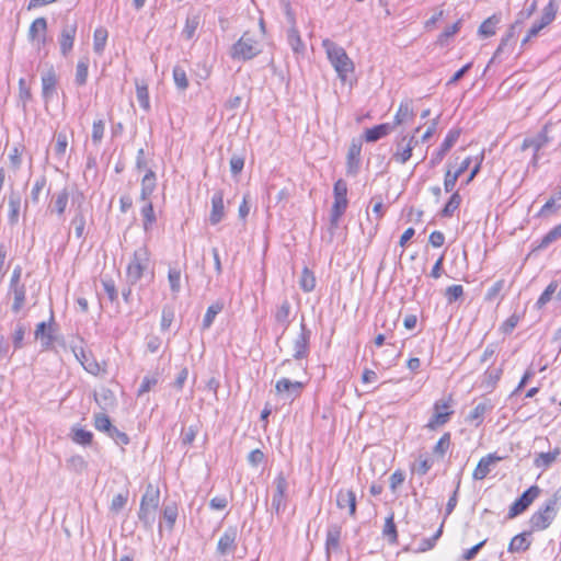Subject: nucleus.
<instances>
[{
  "mask_svg": "<svg viewBox=\"0 0 561 561\" xmlns=\"http://www.w3.org/2000/svg\"><path fill=\"white\" fill-rule=\"evenodd\" d=\"M460 136V130L450 129L446 135L444 141L442 142L439 149L436 151L435 156L432 158V162L440 161L445 154L450 150V148L457 142Z\"/></svg>",
  "mask_w": 561,
  "mask_h": 561,
  "instance_id": "23",
  "label": "nucleus"
},
{
  "mask_svg": "<svg viewBox=\"0 0 561 561\" xmlns=\"http://www.w3.org/2000/svg\"><path fill=\"white\" fill-rule=\"evenodd\" d=\"M168 279L171 291L174 295H178L181 290V271L175 267H171L168 273Z\"/></svg>",
  "mask_w": 561,
  "mask_h": 561,
  "instance_id": "53",
  "label": "nucleus"
},
{
  "mask_svg": "<svg viewBox=\"0 0 561 561\" xmlns=\"http://www.w3.org/2000/svg\"><path fill=\"white\" fill-rule=\"evenodd\" d=\"M560 500V493L556 492L537 512L531 515L529 525L533 531L545 530L552 524L559 511Z\"/></svg>",
  "mask_w": 561,
  "mask_h": 561,
  "instance_id": "2",
  "label": "nucleus"
},
{
  "mask_svg": "<svg viewBox=\"0 0 561 561\" xmlns=\"http://www.w3.org/2000/svg\"><path fill=\"white\" fill-rule=\"evenodd\" d=\"M287 41L289 46L295 53H300L305 49L300 34L295 26H291L287 32Z\"/></svg>",
  "mask_w": 561,
  "mask_h": 561,
  "instance_id": "45",
  "label": "nucleus"
},
{
  "mask_svg": "<svg viewBox=\"0 0 561 561\" xmlns=\"http://www.w3.org/2000/svg\"><path fill=\"white\" fill-rule=\"evenodd\" d=\"M157 186V175L151 169H147L146 174L141 180V190L139 199L141 202H151L150 196Z\"/></svg>",
  "mask_w": 561,
  "mask_h": 561,
  "instance_id": "20",
  "label": "nucleus"
},
{
  "mask_svg": "<svg viewBox=\"0 0 561 561\" xmlns=\"http://www.w3.org/2000/svg\"><path fill=\"white\" fill-rule=\"evenodd\" d=\"M157 510L141 506L139 507L138 518L147 530H151L156 520Z\"/></svg>",
  "mask_w": 561,
  "mask_h": 561,
  "instance_id": "40",
  "label": "nucleus"
},
{
  "mask_svg": "<svg viewBox=\"0 0 561 561\" xmlns=\"http://www.w3.org/2000/svg\"><path fill=\"white\" fill-rule=\"evenodd\" d=\"M453 414V411H444V412H437L433 413L432 417L430 419L428 423L426 424V427L430 430H435L444 424H446L449 421L450 415Z\"/></svg>",
  "mask_w": 561,
  "mask_h": 561,
  "instance_id": "46",
  "label": "nucleus"
},
{
  "mask_svg": "<svg viewBox=\"0 0 561 561\" xmlns=\"http://www.w3.org/2000/svg\"><path fill=\"white\" fill-rule=\"evenodd\" d=\"M322 47L339 79L345 82L348 73L354 71V62L342 46L329 38L322 41Z\"/></svg>",
  "mask_w": 561,
  "mask_h": 561,
  "instance_id": "1",
  "label": "nucleus"
},
{
  "mask_svg": "<svg viewBox=\"0 0 561 561\" xmlns=\"http://www.w3.org/2000/svg\"><path fill=\"white\" fill-rule=\"evenodd\" d=\"M559 455L560 448H556L553 451L549 453H540L535 458V465L538 468H548L556 461Z\"/></svg>",
  "mask_w": 561,
  "mask_h": 561,
  "instance_id": "41",
  "label": "nucleus"
},
{
  "mask_svg": "<svg viewBox=\"0 0 561 561\" xmlns=\"http://www.w3.org/2000/svg\"><path fill=\"white\" fill-rule=\"evenodd\" d=\"M503 457L497 456L496 454H489L482 457L476 469L473 470L472 477L474 480L484 479L491 471V467L495 465L497 461H501Z\"/></svg>",
  "mask_w": 561,
  "mask_h": 561,
  "instance_id": "15",
  "label": "nucleus"
},
{
  "mask_svg": "<svg viewBox=\"0 0 561 561\" xmlns=\"http://www.w3.org/2000/svg\"><path fill=\"white\" fill-rule=\"evenodd\" d=\"M93 49L96 54H102L107 39V31L104 28H96L93 36Z\"/></svg>",
  "mask_w": 561,
  "mask_h": 561,
  "instance_id": "49",
  "label": "nucleus"
},
{
  "mask_svg": "<svg viewBox=\"0 0 561 561\" xmlns=\"http://www.w3.org/2000/svg\"><path fill=\"white\" fill-rule=\"evenodd\" d=\"M149 264V253L146 247L135 250L133 259L127 266V280L129 284H136L144 275Z\"/></svg>",
  "mask_w": 561,
  "mask_h": 561,
  "instance_id": "5",
  "label": "nucleus"
},
{
  "mask_svg": "<svg viewBox=\"0 0 561 561\" xmlns=\"http://www.w3.org/2000/svg\"><path fill=\"white\" fill-rule=\"evenodd\" d=\"M8 295L13 296L11 310L19 313L26 302V287L23 283L9 284Z\"/></svg>",
  "mask_w": 561,
  "mask_h": 561,
  "instance_id": "18",
  "label": "nucleus"
},
{
  "mask_svg": "<svg viewBox=\"0 0 561 561\" xmlns=\"http://www.w3.org/2000/svg\"><path fill=\"white\" fill-rule=\"evenodd\" d=\"M362 141L353 140L346 157V170L348 174L355 175L358 172L360 163Z\"/></svg>",
  "mask_w": 561,
  "mask_h": 561,
  "instance_id": "14",
  "label": "nucleus"
},
{
  "mask_svg": "<svg viewBox=\"0 0 561 561\" xmlns=\"http://www.w3.org/2000/svg\"><path fill=\"white\" fill-rule=\"evenodd\" d=\"M392 128L393 126H391L388 123L376 125L371 128L366 129L364 134V139L367 142H375L381 139L382 137L387 136L392 130Z\"/></svg>",
  "mask_w": 561,
  "mask_h": 561,
  "instance_id": "27",
  "label": "nucleus"
},
{
  "mask_svg": "<svg viewBox=\"0 0 561 561\" xmlns=\"http://www.w3.org/2000/svg\"><path fill=\"white\" fill-rule=\"evenodd\" d=\"M561 125V122L552 123L548 122L541 129L540 133H538L534 137L525 138L522 144V149L526 150L528 148H533L535 150V158L536 153L545 147L547 144L552 141L556 137L557 129H559Z\"/></svg>",
  "mask_w": 561,
  "mask_h": 561,
  "instance_id": "3",
  "label": "nucleus"
},
{
  "mask_svg": "<svg viewBox=\"0 0 561 561\" xmlns=\"http://www.w3.org/2000/svg\"><path fill=\"white\" fill-rule=\"evenodd\" d=\"M527 534L523 533L513 537L508 545V552H524L530 547V541L526 538Z\"/></svg>",
  "mask_w": 561,
  "mask_h": 561,
  "instance_id": "38",
  "label": "nucleus"
},
{
  "mask_svg": "<svg viewBox=\"0 0 561 561\" xmlns=\"http://www.w3.org/2000/svg\"><path fill=\"white\" fill-rule=\"evenodd\" d=\"M225 218L224 192L216 191L211 196V210L209 222L213 226L218 225Z\"/></svg>",
  "mask_w": 561,
  "mask_h": 561,
  "instance_id": "13",
  "label": "nucleus"
},
{
  "mask_svg": "<svg viewBox=\"0 0 561 561\" xmlns=\"http://www.w3.org/2000/svg\"><path fill=\"white\" fill-rule=\"evenodd\" d=\"M77 33V24L76 23H67L62 30L59 37V46L60 51L64 56H67L69 51L73 47V42Z\"/></svg>",
  "mask_w": 561,
  "mask_h": 561,
  "instance_id": "17",
  "label": "nucleus"
},
{
  "mask_svg": "<svg viewBox=\"0 0 561 561\" xmlns=\"http://www.w3.org/2000/svg\"><path fill=\"white\" fill-rule=\"evenodd\" d=\"M554 19V13L553 12H546L542 14L541 19L539 22H535L531 27L528 30V33L527 35L525 36V38L523 39L522 44H526L528 41H530L533 37H536L539 32L545 27L547 26L548 24H550Z\"/></svg>",
  "mask_w": 561,
  "mask_h": 561,
  "instance_id": "29",
  "label": "nucleus"
},
{
  "mask_svg": "<svg viewBox=\"0 0 561 561\" xmlns=\"http://www.w3.org/2000/svg\"><path fill=\"white\" fill-rule=\"evenodd\" d=\"M493 405L490 401H483L478 403L468 414L467 421L474 423L476 426H479L484 419L486 412L491 411Z\"/></svg>",
  "mask_w": 561,
  "mask_h": 561,
  "instance_id": "28",
  "label": "nucleus"
},
{
  "mask_svg": "<svg viewBox=\"0 0 561 561\" xmlns=\"http://www.w3.org/2000/svg\"><path fill=\"white\" fill-rule=\"evenodd\" d=\"M311 332L307 329L304 320L300 323V333L294 341V358L302 359L309 354V342Z\"/></svg>",
  "mask_w": 561,
  "mask_h": 561,
  "instance_id": "10",
  "label": "nucleus"
},
{
  "mask_svg": "<svg viewBox=\"0 0 561 561\" xmlns=\"http://www.w3.org/2000/svg\"><path fill=\"white\" fill-rule=\"evenodd\" d=\"M339 508L348 507V514L354 517L356 514V495L352 490H340L336 495Z\"/></svg>",
  "mask_w": 561,
  "mask_h": 561,
  "instance_id": "21",
  "label": "nucleus"
},
{
  "mask_svg": "<svg viewBox=\"0 0 561 561\" xmlns=\"http://www.w3.org/2000/svg\"><path fill=\"white\" fill-rule=\"evenodd\" d=\"M46 184H47V179L44 175H41L35 180V182L32 186L31 193H30V201L33 204H38L39 195H41L42 191L45 188ZM27 206H28V199L25 202V206H24L25 210L27 209Z\"/></svg>",
  "mask_w": 561,
  "mask_h": 561,
  "instance_id": "37",
  "label": "nucleus"
},
{
  "mask_svg": "<svg viewBox=\"0 0 561 561\" xmlns=\"http://www.w3.org/2000/svg\"><path fill=\"white\" fill-rule=\"evenodd\" d=\"M461 197L459 193L455 192L449 201L446 203L445 207L442 209L443 217H450L455 213V210L460 206Z\"/></svg>",
  "mask_w": 561,
  "mask_h": 561,
  "instance_id": "52",
  "label": "nucleus"
},
{
  "mask_svg": "<svg viewBox=\"0 0 561 561\" xmlns=\"http://www.w3.org/2000/svg\"><path fill=\"white\" fill-rule=\"evenodd\" d=\"M501 375H502L501 368L488 369L483 376V383L485 385L486 388H493L496 385V382L500 380Z\"/></svg>",
  "mask_w": 561,
  "mask_h": 561,
  "instance_id": "57",
  "label": "nucleus"
},
{
  "mask_svg": "<svg viewBox=\"0 0 561 561\" xmlns=\"http://www.w3.org/2000/svg\"><path fill=\"white\" fill-rule=\"evenodd\" d=\"M71 226L75 228L76 237L78 239H82L84 237L85 216L82 210L81 204H79L76 209V213L71 219Z\"/></svg>",
  "mask_w": 561,
  "mask_h": 561,
  "instance_id": "32",
  "label": "nucleus"
},
{
  "mask_svg": "<svg viewBox=\"0 0 561 561\" xmlns=\"http://www.w3.org/2000/svg\"><path fill=\"white\" fill-rule=\"evenodd\" d=\"M444 295L447 302L453 304L463 296V287L461 285L448 286Z\"/></svg>",
  "mask_w": 561,
  "mask_h": 561,
  "instance_id": "61",
  "label": "nucleus"
},
{
  "mask_svg": "<svg viewBox=\"0 0 561 561\" xmlns=\"http://www.w3.org/2000/svg\"><path fill=\"white\" fill-rule=\"evenodd\" d=\"M347 205V196H334V203L330 213V224L332 228H336L339 226V220L345 213Z\"/></svg>",
  "mask_w": 561,
  "mask_h": 561,
  "instance_id": "24",
  "label": "nucleus"
},
{
  "mask_svg": "<svg viewBox=\"0 0 561 561\" xmlns=\"http://www.w3.org/2000/svg\"><path fill=\"white\" fill-rule=\"evenodd\" d=\"M560 238H561V222L559 225H557L556 227H553L549 232H547L542 237V239L537 248L545 249L549 244H551L552 242L557 241Z\"/></svg>",
  "mask_w": 561,
  "mask_h": 561,
  "instance_id": "48",
  "label": "nucleus"
},
{
  "mask_svg": "<svg viewBox=\"0 0 561 561\" xmlns=\"http://www.w3.org/2000/svg\"><path fill=\"white\" fill-rule=\"evenodd\" d=\"M414 116L412 102L410 100L401 102L397 114L394 115V125H401L402 123L411 119Z\"/></svg>",
  "mask_w": 561,
  "mask_h": 561,
  "instance_id": "35",
  "label": "nucleus"
},
{
  "mask_svg": "<svg viewBox=\"0 0 561 561\" xmlns=\"http://www.w3.org/2000/svg\"><path fill=\"white\" fill-rule=\"evenodd\" d=\"M420 131V127L415 128L414 134L412 136L403 137L401 141L397 144V150L392 156V159L397 162L404 164L407 163L411 156L414 147L419 144V140L415 137V134Z\"/></svg>",
  "mask_w": 561,
  "mask_h": 561,
  "instance_id": "9",
  "label": "nucleus"
},
{
  "mask_svg": "<svg viewBox=\"0 0 561 561\" xmlns=\"http://www.w3.org/2000/svg\"><path fill=\"white\" fill-rule=\"evenodd\" d=\"M557 289H558V283L556 280L551 282L546 287V289L540 295V297L538 298V300L536 302L537 308L541 309L542 307H545L551 300V298H552L553 294H556Z\"/></svg>",
  "mask_w": 561,
  "mask_h": 561,
  "instance_id": "47",
  "label": "nucleus"
},
{
  "mask_svg": "<svg viewBox=\"0 0 561 561\" xmlns=\"http://www.w3.org/2000/svg\"><path fill=\"white\" fill-rule=\"evenodd\" d=\"M112 426L111 420L105 413H100L94 416V427L98 431L107 433Z\"/></svg>",
  "mask_w": 561,
  "mask_h": 561,
  "instance_id": "62",
  "label": "nucleus"
},
{
  "mask_svg": "<svg viewBox=\"0 0 561 561\" xmlns=\"http://www.w3.org/2000/svg\"><path fill=\"white\" fill-rule=\"evenodd\" d=\"M93 438V434L89 431H85L83 428H75L72 440L79 445H90Z\"/></svg>",
  "mask_w": 561,
  "mask_h": 561,
  "instance_id": "55",
  "label": "nucleus"
},
{
  "mask_svg": "<svg viewBox=\"0 0 561 561\" xmlns=\"http://www.w3.org/2000/svg\"><path fill=\"white\" fill-rule=\"evenodd\" d=\"M163 518L168 524L169 529L174 527V524L178 518V507L175 504H169L163 507Z\"/></svg>",
  "mask_w": 561,
  "mask_h": 561,
  "instance_id": "58",
  "label": "nucleus"
},
{
  "mask_svg": "<svg viewBox=\"0 0 561 561\" xmlns=\"http://www.w3.org/2000/svg\"><path fill=\"white\" fill-rule=\"evenodd\" d=\"M342 534V526L339 524H331L328 526L327 529V538H325V549L327 552L330 553L331 551H339L340 546V539Z\"/></svg>",
  "mask_w": 561,
  "mask_h": 561,
  "instance_id": "22",
  "label": "nucleus"
},
{
  "mask_svg": "<svg viewBox=\"0 0 561 561\" xmlns=\"http://www.w3.org/2000/svg\"><path fill=\"white\" fill-rule=\"evenodd\" d=\"M89 69V58L82 57L79 59L76 68L75 82L77 85L82 87L87 83Z\"/></svg>",
  "mask_w": 561,
  "mask_h": 561,
  "instance_id": "39",
  "label": "nucleus"
},
{
  "mask_svg": "<svg viewBox=\"0 0 561 561\" xmlns=\"http://www.w3.org/2000/svg\"><path fill=\"white\" fill-rule=\"evenodd\" d=\"M382 536L387 538L390 543H396L398 541V531L397 526L394 524V514L391 512L385 519V525L382 528Z\"/></svg>",
  "mask_w": 561,
  "mask_h": 561,
  "instance_id": "33",
  "label": "nucleus"
},
{
  "mask_svg": "<svg viewBox=\"0 0 561 561\" xmlns=\"http://www.w3.org/2000/svg\"><path fill=\"white\" fill-rule=\"evenodd\" d=\"M136 96L139 105L148 112L150 110L148 85L144 82L136 81Z\"/></svg>",
  "mask_w": 561,
  "mask_h": 561,
  "instance_id": "42",
  "label": "nucleus"
},
{
  "mask_svg": "<svg viewBox=\"0 0 561 561\" xmlns=\"http://www.w3.org/2000/svg\"><path fill=\"white\" fill-rule=\"evenodd\" d=\"M450 447V433H445L433 448V454L443 458Z\"/></svg>",
  "mask_w": 561,
  "mask_h": 561,
  "instance_id": "50",
  "label": "nucleus"
},
{
  "mask_svg": "<svg viewBox=\"0 0 561 561\" xmlns=\"http://www.w3.org/2000/svg\"><path fill=\"white\" fill-rule=\"evenodd\" d=\"M142 216V227L146 232L152 229V226L157 221V217L153 210V205L151 202H144V206L140 209Z\"/></svg>",
  "mask_w": 561,
  "mask_h": 561,
  "instance_id": "31",
  "label": "nucleus"
},
{
  "mask_svg": "<svg viewBox=\"0 0 561 561\" xmlns=\"http://www.w3.org/2000/svg\"><path fill=\"white\" fill-rule=\"evenodd\" d=\"M117 445H127L129 443V437L126 433L119 431L114 425L106 433Z\"/></svg>",
  "mask_w": 561,
  "mask_h": 561,
  "instance_id": "64",
  "label": "nucleus"
},
{
  "mask_svg": "<svg viewBox=\"0 0 561 561\" xmlns=\"http://www.w3.org/2000/svg\"><path fill=\"white\" fill-rule=\"evenodd\" d=\"M274 494L272 496L271 507L277 515L283 513L287 507V489L288 482L285 476L280 472L274 479Z\"/></svg>",
  "mask_w": 561,
  "mask_h": 561,
  "instance_id": "6",
  "label": "nucleus"
},
{
  "mask_svg": "<svg viewBox=\"0 0 561 561\" xmlns=\"http://www.w3.org/2000/svg\"><path fill=\"white\" fill-rule=\"evenodd\" d=\"M224 307L225 302L222 300H217L207 308L202 322L203 330H208L213 325L216 316L224 310Z\"/></svg>",
  "mask_w": 561,
  "mask_h": 561,
  "instance_id": "30",
  "label": "nucleus"
},
{
  "mask_svg": "<svg viewBox=\"0 0 561 561\" xmlns=\"http://www.w3.org/2000/svg\"><path fill=\"white\" fill-rule=\"evenodd\" d=\"M261 53L260 44L253 36L245 32L237 43L233 44L231 49V57L233 59L250 60Z\"/></svg>",
  "mask_w": 561,
  "mask_h": 561,
  "instance_id": "4",
  "label": "nucleus"
},
{
  "mask_svg": "<svg viewBox=\"0 0 561 561\" xmlns=\"http://www.w3.org/2000/svg\"><path fill=\"white\" fill-rule=\"evenodd\" d=\"M198 433V425H190L187 428H184L181 434V443L183 445H191Z\"/></svg>",
  "mask_w": 561,
  "mask_h": 561,
  "instance_id": "63",
  "label": "nucleus"
},
{
  "mask_svg": "<svg viewBox=\"0 0 561 561\" xmlns=\"http://www.w3.org/2000/svg\"><path fill=\"white\" fill-rule=\"evenodd\" d=\"M290 302L285 299L275 311V322L282 328V333H284L290 324Z\"/></svg>",
  "mask_w": 561,
  "mask_h": 561,
  "instance_id": "26",
  "label": "nucleus"
},
{
  "mask_svg": "<svg viewBox=\"0 0 561 561\" xmlns=\"http://www.w3.org/2000/svg\"><path fill=\"white\" fill-rule=\"evenodd\" d=\"M173 80H174V83L178 87V89H180V90L187 89L188 80L186 77V72L182 67L175 66L173 68Z\"/></svg>",
  "mask_w": 561,
  "mask_h": 561,
  "instance_id": "54",
  "label": "nucleus"
},
{
  "mask_svg": "<svg viewBox=\"0 0 561 561\" xmlns=\"http://www.w3.org/2000/svg\"><path fill=\"white\" fill-rule=\"evenodd\" d=\"M238 530L236 527H228L220 536L217 543V552L220 556L233 553L237 549Z\"/></svg>",
  "mask_w": 561,
  "mask_h": 561,
  "instance_id": "11",
  "label": "nucleus"
},
{
  "mask_svg": "<svg viewBox=\"0 0 561 561\" xmlns=\"http://www.w3.org/2000/svg\"><path fill=\"white\" fill-rule=\"evenodd\" d=\"M539 494V486L531 485L510 506L508 517L514 518L525 512Z\"/></svg>",
  "mask_w": 561,
  "mask_h": 561,
  "instance_id": "8",
  "label": "nucleus"
},
{
  "mask_svg": "<svg viewBox=\"0 0 561 561\" xmlns=\"http://www.w3.org/2000/svg\"><path fill=\"white\" fill-rule=\"evenodd\" d=\"M305 385V382L291 381L284 377L276 381L275 392L284 401L293 402L301 394Z\"/></svg>",
  "mask_w": 561,
  "mask_h": 561,
  "instance_id": "7",
  "label": "nucleus"
},
{
  "mask_svg": "<svg viewBox=\"0 0 561 561\" xmlns=\"http://www.w3.org/2000/svg\"><path fill=\"white\" fill-rule=\"evenodd\" d=\"M69 196L70 193L67 187L55 193L51 197L50 204L48 205V210L51 214H56L58 217H62L69 202Z\"/></svg>",
  "mask_w": 561,
  "mask_h": 561,
  "instance_id": "16",
  "label": "nucleus"
},
{
  "mask_svg": "<svg viewBox=\"0 0 561 561\" xmlns=\"http://www.w3.org/2000/svg\"><path fill=\"white\" fill-rule=\"evenodd\" d=\"M299 285H300V288L305 293H310L316 287L314 274L310 270H308L307 267H305L302 270V273H301V276H300V279H299Z\"/></svg>",
  "mask_w": 561,
  "mask_h": 561,
  "instance_id": "44",
  "label": "nucleus"
},
{
  "mask_svg": "<svg viewBox=\"0 0 561 561\" xmlns=\"http://www.w3.org/2000/svg\"><path fill=\"white\" fill-rule=\"evenodd\" d=\"M57 75L53 66L42 75V95L45 102H49L56 93Z\"/></svg>",
  "mask_w": 561,
  "mask_h": 561,
  "instance_id": "12",
  "label": "nucleus"
},
{
  "mask_svg": "<svg viewBox=\"0 0 561 561\" xmlns=\"http://www.w3.org/2000/svg\"><path fill=\"white\" fill-rule=\"evenodd\" d=\"M198 25H199V16H197V15L187 16V19L185 21L184 28L182 31V35L186 39L193 38Z\"/></svg>",
  "mask_w": 561,
  "mask_h": 561,
  "instance_id": "51",
  "label": "nucleus"
},
{
  "mask_svg": "<svg viewBox=\"0 0 561 561\" xmlns=\"http://www.w3.org/2000/svg\"><path fill=\"white\" fill-rule=\"evenodd\" d=\"M26 332V327L24 323L19 321L15 325V330L12 334V342L14 350H20L23 346V340Z\"/></svg>",
  "mask_w": 561,
  "mask_h": 561,
  "instance_id": "56",
  "label": "nucleus"
},
{
  "mask_svg": "<svg viewBox=\"0 0 561 561\" xmlns=\"http://www.w3.org/2000/svg\"><path fill=\"white\" fill-rule=\"evenodd\" d=\"M67 147H68L67 134L65 131H59L56 135V144H55V148H54L55 154L57 157H62L66 153Z\"/></svg>",
  "mask_w": 561,
  "mask_h": 561,
  "instance_id": "60",
  "label": "nucleus"
},
{
  "mask_svg": "<svg viewBox=\"0 0 561 561\" xmlns=\"http://www.w3.org/2000/svg\"><path fill=\"white\" fill-rule=\"evenodd\" d=\"M94 400L104 411L114 408L116 403L114 392L106 387H101L100 390L94 392Z\"/></svg>",
  "mask_w": 561,
  "mask_h": 561,
  "instance_id": "25",
  "label": "nucleus"
},
{
  "mask_svg": "<svg viewBox=\"0 0 561 561\" xmlns=\"http://www.w3.org/2000/svg\"><path fill=\"white\" fill-rule=\"evenodd\" d=\"M160 492L154 489L151 484L148 485L145 494L141 497L140 505L157 510L159 506Z\"/></svg>",
  "mask_w": 561,
  "mask_h": 561,
  "instance_id": "34",
  "label": "nucleus"
},
{
  "mask_svg": "<svg viewBox=\"0 0 561 561\" xmlns=\"http://www.w3.org/2000/svg\"><path fill=\"white\" fill-rule=\"evenodd\" d=\"M47 30V22L45 18H37L33 21L30 26L28 35L32 39H35L38 33L45 34Z\"/></svg>",
  "mask_w": 561,
  "mask_h": 561,
  "instance_id": "59",
  "label": "nucleus"
},
{
  "mask_svg": "<svg viewBox=\"0 0 561 561\" xmlns=\"http://www.w3.org/2000/svg\"><path fill=\"white\" fill-rule=\"evenodd\" d=\"M34 334L36 340H41L44 347H49L53 344L54 337L46 322H39L36 325Z\"/></svg>",
  "mask_w": 561,
  "mask_h": 561,
  "instance_id": "36",
  "label": "nucleus"
},
{
  "mask_svg": "<svg viewBox=\"0 0 561 561\" xmlns=\"http://www.w3.org/2000/svg\"><path fill=\"white\" fill-rule=\"evenodd\" d=\"M500 23V16L492 15L484 20L479 27V34L484 37H490L495 34L497 24Z\"/></svg>",
  "mask_w": 561,
  "mask_h": 561,
  "instance_id": "43",
  "label": "nucleus"
},
{
  "mask_svg": "<svg viewBox=\"0 0 561 561\" xmlns=\"http://www.w3.org/2000/svg\"><path fill=\"white\" fill-rule=\"evenodd\" d=\"M22 197L20 192L11 190L8 196V222L10 226H15L19 222L20 209H21Z\"/></svg>",
  "mask_w": 561,
  "mask_h": 561,
  "instance_id": "19",
  "label": "nucleus"
}]
</instances>
